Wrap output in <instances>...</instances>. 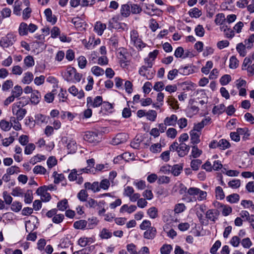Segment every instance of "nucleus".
<instances>
[{
    "label": "nucleus",
    "instance_id": "obj_1",
    "mask_svg": "<svg viewBox=\"0 0 254 254\" xmlns=\"http://www.w3.org/2000/svg\"><path fill=\"white\" fill-rule=\"evenodd\" d=\"M130 36L131 42L138 50H141L142 48L146 46V44L144 43L142 40L139 38V34L136 30H133L131 31Z\"/></svg>",
    "mask_w": 254,
    "mask_h": 254
},
{
    "label": "nucleus",
    "instance_id": "obj_2",
    "mask_svg": "<svg viewBox=\"0 0 254 254\" xmlns=\"http://www.w3.org/2000/svg\"><path fill=\"white\" fill-rule=\"evenodd\" d=\"M16 41V36L13 33H8L5 36L1 38L0 45L3 48L11 46Z\"/></svg>",
    "mask_w": 254,
    "mask_h": 254
},
{
    "label": "nucleus",
    "instance_id": "obj_3",
    "mask_svg": "<svg viewBox=\"0 0 254 254\" xmlns=\"http://www.w3.org/2000/svg\"><path fill=\"white\" fill-rule=\"evenodd\" d=\"M102 97L100 96H96L93 100L91 97L87 98V106L88 108H97L103 103Z\"/></svg>",
    "mask_w": 254,
    "mask_h": 254
},
{
    "label": "nucleus",
    "instance_id": "obj_4",
    "mask_svg": "<svg viewBox=\"0 0 254 254\" xmlns=\"http://www.w3.org/2000/svg\"><path fill=\"white\" fill-rule=\"evenodd\" d=\"M84 139L90 143L98 142L100 141V138L96 132L87 131L83 137Z\"/></svg>",
    "mask_w": 254,
    "mask_h": 254
},
{
    "label": "nucleus",
    "instance_id": "obj_5",
    "mask_svg": "<svg viewBox=\"0 0 254 254\" xmlns=\"http://www.w3.org/2000/svg\"><path fill=\"white\" fill-rule=\"evenodd\" d=\"M12 113L18 120H22L27 113V110L22 108H18L16 106H12Z\"/></svg>",
    "mask_w": 254,
    "mask_h": 254
},
{
    "label": "nucleus",
    "instance_id": "obj_6",
    "mask_svg": "<svg viewBox=\"0 0 254 254\" xmlns=\"http://www.w3.org/2000/svg\"><path fill=\"white\" fill-rule=\"evenodd\" d=\"M127 140V135L125 133H120L117 134L114 137L112 141L111 144L114 145H117L121 143L125 142Z\"/></svg>",
    "mask_w": 254,
    "mask_h": 254
},
{
    "label": "nucleus",
    "instance_id": "obj_7",
    "mask_svg": "<svg viewBox=\"0 0 254 254\" xmlns=\"http://www.w3.org/2000/svg\"><path fill=\"white\" fill-rule=\"evenodd\" d=\"M190 146L184 142H181L179 144L178 155L183 157L188 154L190 150Z\"/></svg>",
    "mask_w": 254,
    "mask_h": 254
},
{
    "label": "nucleus",
    "instance_id": "obj_8",
    "mask_svg": "<svg viewBox=\"0 0 254 254\" xmlns=\"http://www.w3.org/2000/svg\"><path fill=\"white\" fill-rule=\"evenodd\" d=\"M120 51L118 53V57L121 63H125L127 62L129 57L128 53L127 50L124 48L119 49Z\"/></svg>",
    "mask_w": 254,
    "mask_h": 254
},
{
    "label": "nucleus",
    "instance_id": "obj_9",
    "mask_svg": "<svg viewBox=\"0 0 254 254\" xmlns=\"http://www.w3.org/2000/svg\"><path fill=\"white\" fill-rule=\"evenodd\" d=\"M68 91L73 96H76L79 99L84 97V91L82 90L78 91V89L74 85H72L69 88Z\"/></svg>",
    "mask_w": 254,
    "mask_h": 254
},
{
    "label": "nucleus",
    "instance_id": "obj_10",
    "mask_svg": "<svg viewBox=\"0 0 254 254\" xmlns=\"http://www.w3.org/2000/svg\"><path fill=\"white\" fill-rule=\"evenodd\" d=\"M219 215V211L216 209H211L206 213V218L211 221H215Z\"/></svg>",
    "mask_w": 254,
    "mask_h": 254
},
{
    "label": "nucleus",
    "instance_id": "obj_11",
    "mask_svg": "<svg viewBox=\"0 0 254 254\" xmlns=\"http://www.w3.org/2000/svg\"><path fill=\"white\" fill-rule=\"evenodd\" d=\"M75 68L73 67H69L64 72V78L68 82L73 81V75L75 74Z\"/></svg>",
    "mask_w": 254,
    "mask_h": 254
},
{
    "label": "nucleus",
    "instance_id": "obj_12",
    "mask_svg": "<svg viewBox=\"0 0 254 254\" xmlns=\"http://www.w3.org/2000/svg\"><path fill=\"white\" fill-rule=\"evenodd\" d=\"M44 13L48 21L51 22L52 24L56 23L57 18L55 15L52 14V11L50 8L46 9Z\"/></svg>",
    "mask_w": 254,
    "mask_h": 254
},
{
    "label": "nucleus",
    "instance_id": "obj_13",
    "mask_svg": "<svg viewBox=\"0 0 254 254\" xmlns=\"http://www.w3.org/2000/svg\"><path fill=\"white\" fill-rule=\"evenodd\" d=\"M84 187L86 190H91L94 192L100 191L99 182H94L92 184L89 182H86L84 184Z\"/></svg>",
    "mask_w": 254,
    "mask_h": 254
},
{
    "label": "nucleus",
    "instance_id": "obj_14",
    "mask_svg": "<svg viewBox=\"0 0 254 254\" xmlns=\"http://www.w3.org/2000/svg\"><path fill=\"white\" fill-rule=\"evenodd\" d=\"M120 14L123 17L127 18L128 17L130 14L129 4L128 3L122 4L120 8Z\"/></svg>",
    "mask_w": 254,
    "mask_h": 254
},
{
    "label": "nucleus",
    "instance_id": "obj_15",
    "mask_svg": "<svg viewBox=\"0 0 254 254\" xmlns=\"http://www.w3.org/2000/svg\"><path fill=\"white\" fill-rule=\"evenodd\" d=\"M41 98V95L40 92L34 90L31 95L30 101L32 104L36 105L40 102Z\"/></svg>",
    "mask_w": 254,
    "mask_h": 254
},
{
    "label": "nucleus",
    "instance_id": "obj_16",
    "mask_svg": "<svg viewBox=\"0 0 254 254\" xmlns=\"http://www.w3.org/2000/svg\"><path fill=\"white\" fill-rule=\"evenodd\" d=\"M177 120V116L173 114L169 117H166L164 120V123L166 126H175L176 125Z\"/></svg>",
    "mask_w": 254,
    "mask_h": 254
},
{
    "label": "nucleus",
    "instance_id": "obj_17",
    "mask_svg": "<svg viewBox=\"0 0 254 254\" xmlns=\"http://www.w3.org/2000/svg\"><path fill=\"white\" fill-rule=\"evenodd\" d=\"M190 136L191 143L193 144H197L200 141L199 139L200 133L195 132V130H191L190 132Z\"/></svg>",
    "mask_w": 254,
    "mask_h": 254
},
{
    "label": "nucleus",
    "instance_id": "obj_18",
    "mask_svg": "<svg viewBox=\"0 0 254 254\" xmlns=\"http://www.w3.org/2000/svg\"><path fill=\"white\" fill-rule=\"evenodd\" d=\"M106 28V25L100 21L97 22L94 26V30L99 35H102Z\"/></svg>",
    "mask_w": 254,
    "mask_h": 254
},
{
    "label": "nucleus",
    "instance_id": "obj_19",
    "mask_svg": "<svg viewBox=\"0 0 254 254\" xmlns=\"http://www.w3.org/2000/svg\"><path fill=\"white\" fill-rule=\"evenodd\" d=\"M35 219L30 220L25 222V229L27 232H32L37 228L36 224L35 223Z\"/></svg>",
    "mask_w": 254,
    "mask_h": 254
},
{
    "label": "nucleus",
    "instance_id": "obj_20",
    "mask_svg": "<svg viewBox=\"0 0 254 254\" xmlns=\"http://www.w3.org/2000/svg\"><path fill=\"white\" fill-rule=\"evenodd\" d=\"M156 230L154 227H150L144 233V237L147 239H152L156 235Z\"/></svg>",
    "mask_w": 254,
    "mask_h": 254
},
{
    "label": "nucleus",
    "instance_id": "obj_21",
    "mask_svg": "<svg viewBox=\"0 0 254 254\" xmlns=\"http://www.w3.org/2000/svg\"><path fill=\"white\" fill-rule=\"evenodd\" d=\"M71 22L77 29H79L84 28L83 26L85 25L83 20L79 17L73 18L71 19Z\"/></svg>",
    "mask_w": 254,
    "mask_h": 254
},
{
    "label": "nucleus",
    "instance_id": "obj_22",
    "mask_svg": "<svg viewBox=\"0 0 254 254\" xmlns=\"http://www.w3.org/2000/svg\"><path fill=\"white\" fill-rule=\"evenodd\" d=\"M247 46L246 44H244L242 43H240L237 44L236 46L237 51L239 53L240 55L243 57H245L247 54L246 52Z\"/></svg>",
    "mask_w": 254,
    "mask_h": 254
},
{
    "label": "nucleus",
    "instance_id": "obj_23",
    "mask_svg": "<svg viewBox=\"0 0 254 254\" xmlns=\"http://www.w3.org/2000/svg\"><path fill=\"white\" fill-rule=\"evenodd\" d=\"M34 78V75L31 72L28 71L24 73V76L22 79V82L24 84H30Z\"/></svg>",
    "mask_w": 254,
    "mask_h": 254
},
{
    "label": "nucleus",
    "instance_id": "obj_24",
    "mask_svg": "<svg viewBox=\"0 0 254 254\" xmlns=\"http://www.w3.org/2000/svg\"><path fill=\"white\" fill-rule=\"evenodd\" d=\"M46 157L45 155L41 154H37L33 156L30 160L29 163L32 165H35L38 162H40L41 161L45 160Z\"/></svg>",
    "mask_w": 254,
    "mask_h": 254
},
{
    "label": "nucleus",
    "instance_id": "obj_25",
    "mask_svg": "<svg viewBox=\"0 0 254 254\" xmlns=\"http://www.w3.org/2000/svg\"><path fill=\"white\" fill-rule=\"evenodd\" d=\"M179 73L184 75H187L193 72V69L191 66L188 65L185 66H181L179 69Z\"/></svg>",
    "mask_w": 254,
    "mask_h": 254
},
{
    "label": "nucleus",
    "instance_id": "obj_26",
    "mask_svg": "<svg viewBox=\"0 0 254 254\" xmlns=\"http://www.w3.org/2000/svg\"><path fill=\"white\" fill-rule=\"evenodd\" d=\"M18 33L20 36L26 35L28 33V25L25 22H21L19 26Z\"/></svg>",
    "mask_w": 254,
    "mask_h": 254
},
{
    "label": "nucleus",
    "instance_id": "obj_27",
    "mask_svg": "<svg viewBox=\"0 0 254 254\" xmlns=\"http://www.w3.org/2000/svg\"><path fill=\"white\" fill-rule=\"evenodd\" d=\"M202 153V151L199 149L196 145L192 146V149L190 157L196 158L199 157Z\"/></svg>",
    "mask_w": 254,
    "mask_h": 254
},
{
    "label": "nucleus",
    "instance_id": "obj_28",
    "mask_svg": "<svg viewBox=\"0 0 254 254\" xmlns=\"http://www.w3.org/2000/svg\"><path fill=\"white\" fill-rule=\"evenodd\" d=\"M182 164H175L172 167L171 172L175 176H179L183 170Z\"/></svg>",
    "mask_w": 254,
    "mask_h": 254
},
{
    "label": "nucleus",
    "instance_id": "obj_29",
    "mask_svg": "<svg viewBox=\"0 0 254 254\" xmlns=\"http://www.w3.org/2000/svg\"><path fill=\"white\" fill-rule=\"evenodd\" d=\"M231 144L229 142L225 139H221L218 141V148L221 150H225L230 148Z\"/></svg>",
    "mask_w": 254,
    "mask_h": 254
},
{
    "label": "nucleus",
    "instance_id": "obj_30",
    "mask_svg": "<svg viewBox=\"0 0 254 254\" xmlns=\"http://www.w3.org/2000/svg\"><path fill=\"white\" fill-rule=\"evenodd\" d=\"M19 121L20 120H18V119L14 117H11L10 118L11 124H12L13 128L16 130H19L21 128V126L19 123Z\"/></svg>",
    "mask_w": 254,
    "mask_h": 254
},
{
    "label": "nucleus",
    "instance_id": "obj_31",
    "mask_svg": "<svg viewBox=\"0 0 254 254\" xmlns=\"http://www.w3.org/2000/svg\"><path fill=\"white\" fill-rule=\"evenodd\" d=\"M221 30L223 31L225 36L228 38H232L235 35L234 31L227 26H223Z\"/></svg>",
    "mask_w": 254,
    "mask_h": 254
},
{
    "label": "nucleus",
    "instance_id": "obj_32",
    "mask_svg": "<svg viewBox=\"0 0 254 254\" xmlns=\"http://www.w3.org/2000/svg\"><path fill=\"white\" fill-rule=\"evenodd\" d=\"M93 242V240L91 238L83 237L80 238L78 241V244L82 247H86L89 244Z\"/></svg>",
    "mask_w": 254,
    "mask_h": 254
},
{
    "label": "nucleus",
    "instance_id": "obj_33",
    "mask_svg": "<svg viewBox=\"0 0 254 254\" xmlns=\"http://www.w3.org/2000/svg\"><path fill=\"white\" fill-rule=\"evenodd\" d=\"M87 225V222L84 220H80L75 221L73 224V227L76 229H83Z\"/></svg>",
    "mask_w": 254,
    "mask_h": 254
},
{
    "label": "nucleus",
    "instance_id": "obj_34",
    "mask_svg": "<svg viewBox=\"0 0 254 254\" xmlns=\"http://www.w3.org/2000/svg\"><path fill=\"white\" fill-rule=\"evenodd\" d=\"M19 101L13 105V106H16L18 108H22L29 103V98L22 97L19 99Z\"/></svg>",
    "mask_w": 254,
    "mask_h": 254
},
{
    "label": "nucleus",
    "instance_id": "obj_35",
    "mask_svg": "<svg viewBox=\"0 0 254 254\" xmlns=\"http://www.w3.org/2000/svg\"><path fill=\"white\" fill-rule=\"evenodd\" d=\"M237 131L241 135H244L243 139L247 140L248 139L249 136H250V133L249 130L247 127L244 128H238Z\"/></svg>",
    "mask_w": 254,
    "mask_h": 254
},
{
    "label": "nucleus",
    "instance_id": "obj_36",
    "mask_svg": "<svg viewBox=\"0 0 254 254\" xmlns=\"http://www.w3.org/2000/svg\"><path fill=\"white\" fill-rule=\"evenodd\" d=\"M225 110V107L224 104H219L215 106L212 109V113L213 114H221L223 113Z\"/></svg>",
    "mask_w": 254,
    "mask_h": 254
},
{
    "label": "nucleus",
    "instance_id": "obj_37",
    "mask_svg": "<svg viewBox=\"0 0 254 254\" xmlns=\"http://www.w3.org/2000/svg\"><path fill=\"white\" fill-rule=\"evenodd\" d=\"M189 13L190 17L194 18H198L200 17L202 14L201 10L196 7H194L192 9H190Z\"/></svg>",
    "mask_w": 254,
    "mask_h": 254
},
{
    "label": "nucleus",
    "instance_id": "obj_38",
    "mask_svg": "<svg viewBox=\"0 0 254 254\" xmlns=\"http://www.w3.org/2000/svg\"><path fill=\"white\" fill-rule=\"evenodd\" d=\"M129 5L130 13L131 12L132 14H139L142 11L141 6L137 4L130 3Z\"/></svg>",
    "mask_w": 254,
    "mask_h": 254
},
{
    "label": "nucleus",
    "instance_id": "obj_39",
    "mask_svg": "<svg viewBox=\"0 0 254 254\" xmlns=\"http://www.w3.org/2000/svg\"><path fill=\"white\" fill-rule=\"evenodd\" d=\"M12 127L10 122H8L4 120H2L0 122V127L3 130L5 131H8Z\"/></svg>",
    "mask_w": 254,
    "mask_h": 254
},
{
    "label": "nucleus",
    "instance_id": "obj_40",
    "mask_svg": "<svg viewBox=\"0 0 254 254\" xmlns=\"http://www.w3.org/2000/svg\"><path fill=\"white\" fill-rule=\"evenodd\" d=\"M240 199V196L237 193H233L226 197V200L231 203L237 202Z\"/></svg>",
    "mask_w": 254,
    "mask_h": 254
},
{
    "label": "nucleus",
    "instance_id": "obj_41",
    "mask_svg": "<svg viewBox=\"0 0 254 254\" xmlns=\"http://www.w3.org/2000/svg\"><path fill=\"white\" fill-rule=\"evenodd\" d=\"M91 72L93 74L97 76L102 75L104 73V70L101 67L98 66H94L91 68Z\"/></svg>",
    "mask_w": 254,
    "mask_h": 254
},
{
    "label": "nucleus",
    "instance_id": "obj_42",
    "mask_svg": "<svg viewBox=\"0 0 254 254\" xmlns=\"http://www.w3.org/2000/svg\"><path fill=\"white\" fill-rule=\"evenodd\" d=\"M150 150L153 153H160L162 150V145L159 143H154L150 147Z\"/></svg>",
    "mask_w": 254,
    "mask_h": 254
},
{
    "label": "nucleus",
    "instance_id": "obj_43",
    "mask_svg": "<svg viewBox=\"0 0 254 254\" xmlns=\"http://www.w3.org/2000/svg\"><path fill=\"white\" fill-rule=\"evenodd\" d=\"M110 186V183L108 179H105L102 180L101 182L99 183V187L100 190L103 189L104 190H107L108 189Z\"/></svg>",
    "mask_w": 254,
    "mask_h": 254
},
{
    "label": "nucleus",
    "instance_id": "obj_44",
    "mask_svg": "<svg viewBox=\"0 0 254 254\" xmlns=\"http://www.w3.org/2000/svg\"><path fill=\"white\" fill-rule=\"evenodd\" d=\"M162 11L158 8L150 9L147 6H146V10H144L146 14L151 16L159 14Z\"/></svg>",
    "mask_w": 254,
    "mask_h": 254
},
{
    "label": "nucleus",
    "instance_id": "obj_45",
    "mask_svg": "<svg viewBox=\"0 0 254 254\" xmlns=\"http://www.w3.org/2000/svg\"><path fill=\"white\" fill-rule=\"evenodd\" d=\"M202 161L201 160L197 159H193L191 161L190 166L192 169L194 171H197L199 169L200 165L201 164Z\"/></svg>",
    "mask_w": 254,
    "mask_h": 254
},
{
    "label": "nucleus",
    "instance_id": "obj_46",
    "mask_svg": "<svg viewBox=\"0 0 254 254\" xmlns=\"http://www.w3.org/2000/svg\"><path fill=\"white\" fill-rule=\"evenodd\" d=\"M67 148L70 153L74 152L77 148L76 141L73 140H69L67 144Z\"/></svg>",
    "mask_w": 254,
    "mask_h": 254
},
{
    "label": "nucleus",
    "instance_id": "obj_47",
    "mask_svg": "<svg viewBox=\"0 0 254 254\" xmlns=\"http://www.w3.org/2000/svg\"><path fill=\"white\" fill-rule=\"evenodd\" d=\"M112 236V234L109 230L103 228L100 233V237L102 239H107L110 238Z\"/></svg>",
    "mask_w": 254,
    "mask_h": 254
},
{
    "label": "nucleus",
    "instance_id": "obj_48",
    "mask_svg": "<svg viewBox=\"0 0 254 254\" xmlns=\"http://www.w3.org/2000/svg\"><path fill=\"white\" fill-rule=\"evenodd\" d=\"M98 220L96 217H92L88 219V229H93L98 223Z\"/></svg>",
    "mask_w": 254,
    "mask_h": 254
},
{
    "label": "nucleus",
    "instance_id": "obj_49",
    "mask_svg": "<svg viewBox=\"0 0 254 254\" xmlns=\"http://www.w3.org/2000/svg\"><path fill=\"white\" fill-rule=\"evenodd\" d=\"M33 193L31 190H28L24 194V202L26 204H30L33 200Z\"/></svg>",
    "mask_w": 254,
    "mask_h": 254
},
{
    "label": "nucleus",
    "instance_id": "obj_50",
    "mask_svg": "<svg viewBox=\"0 0 254 254\" xmlns=\"http://www.w3.org/2000/svg\"><path fill=\"white\" fill-rule=\"evenodd\" d=\"M22 87L19 85H16L11 92V94L15 97H19L22 93Z\"/></svg>",
    "mask_w": 254,
    "mask_h": 254
},
{
    "label": "nucleus",
    "instance_id": "obj_51",
    "mask_svg": "<svg viewBox=\"0 0 254 254\" xmlns=\"http://www.w3.org/2000/svg\"><path fill=\"white\" fill-rule=\"evenodd\" d=\"M146 116L147 120L152 122L155 121L157 117V112L155 110H149L146 113Z\"/></svg>",
    "mask_w": 254,
    "mask_h": 254
},
{
    "label": "nucleus",
    "instance_id": "obj_52",
    "mask_svg": "<svg viewBox=\"0 0 254 254\" xmlns=\"http://www.w3.org/2000/svg\"><path fill=\"white\" fill-rule=\"evenodd\" d=\"M80 175L79 173H78V170L74 169L71 170L70 173L68 175V178L70 181H74L77 179V176Z\"/></svg>",
    "mask_w": 254,
    "mask_h": 254
},
{
    "label": "nucleus",
    "instance_id": "obj_53",
    "mask_svg": "<svg viewBox=\"0 0 254 254\" xmlns=\"http://www.w3.org/2000/svg\"><path fill=\"white\" fill-rule=\"evenodd\" d=\"M24 63L25 65L28 67H32L34 65V60L33 57L28 56L26 57L24 60Z\"/></svg>",
    "mask_w": 254,
    "mask_h": 254
},
{
    "label": "nucleus",
    "instance_id": "obj_54",
    "mask_svg": "<svg viewBox=\"0 0 254 254\" xmlns=\"http://www.w3.org/2000/svg\"><path fill=\"white\" fill-rule=\"evenodd\" d=\"M215 195L217 199H222L225 197V194L222 188L218 186L215 189Z\"/></svg>",
    "mask_w": 254,
    "mask_h": 254
},
{
    "label": "nucleus",
    "instance_id": "obj_55",
    "mask_svg": "<svg viewBox=\"0 0 254 254\" xmlns=\"http://www.w3.org/2000/svg\"><path fill=\"white\" fill-rule=\"evenodd\" d=\"M110 166L109 164L106 163L105 164H97L96 167L94 168L95 171H105L109 170Z\"/></svg>",
    "mask_w": 254,
    "mask_h": 254
},
{
    "label": "nucleus",
    "instance_id": "obj_56",
    "mask_svg": "<svg viewBox=\"0 0 254 254\" xmlns=\"http://www.w3.org/2000/svg\"><path fill=\"white\" fill-rule=\"evenodd\" d=\"M33 172L36 174H43L44 175L46 174L47 171L46 169L41 165H37L35 166L33 170Z\"/></svg>",
    "mask_w": 254,
    "mask_h": 254
},
{
    "label": "nucleus",
    "instance_id": "obj_57",
    "mask_svg": "<svg viewBox=\"0 0 254 254\" xmlns=\"http://www.w3.org/2000/svg\"><path fill=\"white\" fill-rule=\"evenodd\" d=\"M244 43L247 46V48L250 49L252 48L253 43H254V34H251L247 39H246Z\"/></svg>",
    "mask_w": 254,
    "mask_h": 254
},
{
    "label": "nucleus",
    "instance_id": "obj_58",
    "mask_svg": "<svg viewBox=\"0 0 254 254\" xmlns=\"http://www.w3.org/2000/svg\"><path fill=\"white\" fill-rule=\"evenodd\" d=\"M239 65V61L235 56H232L230 59L229 67L230 68H236Z\"/></svg>",
    "mask_w": 254,
    "mask_h": 254
},
{
    "label": "nucleus",
    "instance_id": "obj_59",
    "mask_svg": "<svg viewBox=\"0 0 254 254\" xmlns=\"http://www.w3.org/2000/svg\"><path fill=\"white\" fill-rule=\"evenodd\" d=\"M231 80V77L229 74H225L220 79V83L222 85L228 84Z\"/></svg>",
    "mask_w": 254,
    "mask_h": 254
},
{
    "label": "nucleus",
    "instance_id": "obj_60",
    "mask_svg": "<svg viewBox=\"0 0 254 254\" xmlns=\"http://www.w3.org/2000/svg\"><path fill=\"white\" fill-rule=\"evenodd\" d=\"M24 194L23 189L19 187H15L12 190L11 194L14 196H22Z\"/></svg>",
    "mask_w": 254,
    "mask_h": 254
},
{
    "label": "nucleus",
    "instance_id": "obj_61",
    "mask_svg": "<svg viewBox=\"0 0 254 254\" xmlns=\"http://www.w3.org/2000/svg\"><path fill=\"white\" fill-rule=\"evenodd\" d=\"M35 149V145L34 143H30L27 144L25 147L24 153L27 155H29L32 153L33 151Z\"/></svg>",
    "mask_w": 254,
    "mask_h": 254
},
{
    "label": "nucleus",
    "instance_id": "obj_62",
    "mask_svg": "<svg viewBox=\"0 0 254 254\" xmlns=\"http://www.w3.org/2000/svg\"><path fill=\"white\" fill-rule=\"evenodd\" d=\"M147 213L151 218H155L158 216V210L156 207H150Z\"/></svg>",
    "mask_w": 254,
    "mask_h": 254
},
{
    "label": "nucleus",
    "instance_id": "obj_63",
    "mask_svg": "<svg viewBox=\"0 0 254 254\" xmlns=\"http://www.w3.org/2000/svg\"><path fill=\"white\" fill-rule=\"evenodd\" d=\"M172 250V247L170 245H164L160 249L161 254H169Z\"/></svg>",
    "mask_w": 254,
    "mask_h": 254
},
{
    "label": "nucleus",
    "instance_id": "obj_64",
    "mask_svg": "<svg viewBox=\"0 0 254 254\" xmlns=\"http://www.w3.org/2000/svg\"><path fill=\"white\" fill-rule=\"evenodd\" d=\"M195 34L199 37H203L204 35L205 30L202 25H198L195 28Z\"/></svg>",
    "mask_w": 254,
    "mask_h": 254
}]
</instances>
